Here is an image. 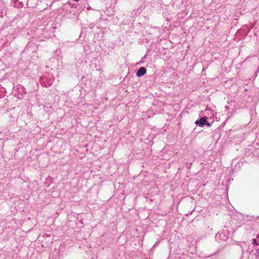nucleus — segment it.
I'll return each instance as SVG.
<instances>
[{
	"label": "nucleus",
	"instance_id": "nucleus-1",
	"mask_svg": "<svg viewBox=\"0 0 259 259\" xmlns=\"http://www.w3.org/2000/svg\"><path fill=\"white\" fill-rule=\"evenodd\" d=\"M207 119V117L206 116H203L199 120H196L195 123L200 127H203L205 125V123H206L205 121Z\"/></svg>",
	"mask_w": 259,
	"mask_h": 259
},
{
	"label": "nucleus",
	"instance_id": "nucleus-2",
	"mask_svg": "<svg viewBox=\"0 0 259 259\" xmlns=\"http://www.w3.org/2000/svg\"><path fill=\"white\" fill-rule=\"evenodd\" d=\"M147 70L145 67H141L137 71L136 76L141 77L146 73Z\"/></svg>",
	"mask_w": 259,
	"mask_h": 259
},
{
	"label": "nucleus",
	"instance_id": "nucleus-3",
	"mask_svg": "<svg viewBox=\"0 0 259 259\" xmlns=\"http://www.w3.org/2000/svg\"><path fill=\"white\" fill-rule=\"evenodd\" d=\"M215 238L216 240H226L227 238V236L223 233L217 234L215 235Z\"/></svg>",
	"mask_w": 259,
	"mask_h": 259
},
{
	"label": "nucleus",
	"instance_id": "nucleus-4",
	"mask_svg": "<svg viewBox=\"0 0 259 259\" xmlns=\"http://www.w3.org/2000/svg\"><path fill=\"white\" fill-rule=\"evenodd\" d=\"M252 243L254 246L259 245V240L257 241L256 239L252 240Z\"/></svg>",
	"mask_w": 259,
	"mask_h": 259
},
{
	"label": "nucleus",
	"instance_id": "nucleus-5",
	"mask_svg": "<svg viewBox=\"0 0 259 259\" xmlns=\"http://www.w3.org/2000/svg\"><path fill=\"white\" fill-rule=\"evenodd\" d=\"M23 6V3L22 2H19L17 4H16L15 7L22 8Z\"/></svg>",
	"mask_w": 259,
	"mask_h": 259
},
{
	"label": "nucleus",
	"instance_id": "nucleus-6",
	"mask_svg": "<svg viewBox=\"0 0 259 259\" xmlns=\"http://www.w3.org/2000/svg\"><path fill=\"white\" fill-rule=\"evenodd\" d=\"M254 255L256 258H259V249L255 250Z\"/></svg>",
	"mask_w": 259,
	"mask_h": 259
},
{
	"label": "nucleus",
	"instance_id": "nucleus-7",
	"mask_svg": "<svg viewBox=\"0 0 259 259\" xmlns=\"http://www.w3.org/2000/svg\"><path fill=\"white\" fill-rule=\"evenodd\" d=\"M18 89L19 90H20V94H21V91H22V92H24V87H23V86H22V85H19V87H18Z\"/></svg>",
	"mask_w": 259,
	"mask_h": 259
},
{
	"label": "nucleus",
	"instance_id": "nucleus-8",
	"mask_svg": "<svg viewBox=\"0 0 259 259\" xmlns=\"http://www.w3.org/2000/svg\"><path fill=\"white\" fill-rule=\"evenodd\" d=\"M206 123H205V125H206L208 127H210L211 126V124L208 122L207 121V120L205 121Z\"/></svg>",
	"mask_w": 259,
	"mask_h": 259
},
{
	"label": "nucleus",
	"instance_id": "nucleus-9",
	"mask_svg": "<svg viewBox=\"0 0 259 259\" xmlns=\"http://www.w3.org/2000/svg\"><path fill=\"white\" fill-rule=\"evenodd\" d=\"M68 4L71 6V7L76 8L75 5L74 4H71L70 2H68Z\"/></svg>",
	"mask_w": 259,
	"mask_h": 259
},
{
	"label": "nucleus",
	"instance_id": "nucleus-10",
	"mask_svg": "<svg viewBox=\"0 0 259 259\" xmlns=\"http://www.w3.org/2000/svg\"><path fill=\"white\" fill-rule=\"evenodd\" d=\"M12 2L14 3V5L15 6L16 4H17V2L19 0H12Z\"/></svg>",
	"mask_w": 259,
	"mask_h": 259
},
{
	"label": "nucleus",
	"instance_id": "nucleus-11",
	"mask_svg": "<svg viewBox=\"0 0 259 259\" xmlns=\"http://www.w3.org/2000/svg\"><path fill=\"white\" fill-rule=\"evenodd\" d=\"M191 165H192V163H190L189 165L187 164V165H186L187 168H188V169H190V167H191Z\"/></svg>",
	"mask_w": 259,
	"mask_h": 259
},
{
	"label": "nucleus",
	"instance_id": "nucleus-12",
	"mask_svg": "<svg viewBox=\"0 0 259 259\" xmlns=\"http://www.w3.org/2000/svg\"><path fill=\"white\" fill-rule=\"evenodd\" d=\"M87 9H88V10H90V9H91V8L90 7H88L87 8Z\"/></svg>",
	"mask_w": 259,
	"mask_h": 259
},
{
	"label": "nucleus",
	"instance_id": "nucleus-13",
	"mask_svg": "<svg viewBox=\"0 0 259 259\" xmlns=\"http://www.w3.org/2000/svg\"><path fill=\"white\" fill-rule=\"evenodd\" d=\"M256 238L259 239V235H257L256 236Z\"/></svg>",
	"mask_w": 259,
	"mask_h": 259
},
{
	"label": "nucleus",
	"instance_id": "nucleus-14",
	"mask_svg": "<svg viewBox=\"0 0 259 259\" xmlns=\"http://www.w3.org/2000/svg\"><path fill=\"white\" fill-rule=\"evenodd\" d=\"M75 2H78L79 0H74Z\"/></svg>",
	"mask_w": 259,
	"mask_h": 259
},
{
	"label": "nucleus",
	"instance_id": "nucleus-15",
	"mask_svg": "<svg viewBox=\"0 0 259 259\" xmlns=\"http://www.w3.org/2000/svg\"><path fill=\"white\" fill-rule=\"evenodd\" d=\"M256 218L259 219V215L256 217Z\"/></svg>",
	"mask_w": 259,
	"mask_h": 259
}]
</instances>
